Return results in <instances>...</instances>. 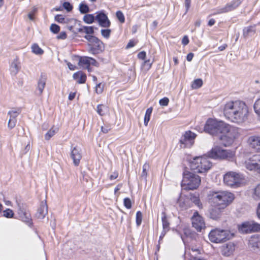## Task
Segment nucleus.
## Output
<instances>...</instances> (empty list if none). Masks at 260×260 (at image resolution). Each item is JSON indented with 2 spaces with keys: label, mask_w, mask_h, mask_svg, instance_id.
<instances>
[{
  "label": "nucleus",
  "mask_w": 260,
  "mask_h": 260,
  "mask_svg": "<svg viewBox=\"0 0 260 260\" xmlns=\"http://www.w3.org/2000/svg\"><path fill=\"white\" fill-rule=\"evenodd\" d=\"M189 43V40L187 36H184L182 40V43L183 45H186Z\"/></svg>",
  "instance_id": "62"
},
{
  "label": "nucleus",
  "mask_w": 260,
  "mask_h": 260,
  "mask_svg": "<svg viewBox=\"0 0 260 260\" xmlns=\"http://www.w3.org/2000/svg\"><path fill=\"white\" fill-rule=\"evenodd\" d=\"M201 183L200 177L194 173L185 171L183 173L181 187L183 190H194L197 189Z\"/></svg>",
  "instance_id": "4"
},
{
  "label": "nucleus",
  "mask_w": 260,
  "mask_h": 260,
  "mask_svg": "<svg viewBox=\"0 0 260 260\" xmlns=\"http://www.w3.org/2000/svg\"><path fill=\"white\" fill-rule=\"evenodd\" d=\"M224 208L219 206L214 205L209 209L208 216L213 220H218L222 215Z\"/></svg>",
  "instance_id": "13"
},
{
  "label": "nucleus",
  "mask_w": 260,
  "mask_h": 260,
  "mask_svg": "<svg viewBox=\"0 0 260 260\" xmlns=\"http://www.w3.org/2000/svg\"><path fill=\"white\" fill-rule=\"evenodd\" d=\"M196 135L191 131L186 132L180 139V147L181 148H189L193 143Z\"/></svg>",
  "instance_id": "10"
},
{
  "label": "nucleus",
  "mask_w": 260,
  "mask_h": 260,
  "mask_svg": "<svg viewBox=\"0 0 260 260\" xmlns=\"http://www.w3.org/2000/svg\"><path fill=\"white\" fill-rule=\"evenodd\" d=\"M235 250V245L232 242H229L222 247L221 253L224 256L231 255Z\"/></svg>",
  "instance_id": "22"
},
{
  "label": "nucleus",
  "mask_w": 260,
  "mask_h": 260,
  "mask_svg": "<svg viewBox=\"0 0 260 260\" xmlns=\"http://www.w3.org/2000/svg\"><path fill=\"white\" fill-rule=\"evenodd\" d=\"M242 175L234 172L226 173L223 177L224 182L228 186L237 187L240 185L243 181Z\"/></svg>",
  "instance_id": "8"
},
{
  "label": "nucleus",
  "mask_w": 260,
  "mask_h": 260,
  "mask_svg": "<svg viewBox=\"0 0 260 260\" xmlns=\"http://www.w3.org/2000/svg\"><path fill=\"white\" fill-rule=\"evenodd\" d=\"M111 128L110 126H102L101 127V131L104 133H107L110 130Z\"/></svg>",
  "instance_id": "61"
},
{
  "label": "nucleus",
  "mask_w": 260,
  "mask_h": 260,
  "mask_svg": "<svg viewBox=\"0 0 260 260\" xmlns=\"http://www.w3.org/2000/svg\"><path fill=\"white\" fill-rule=\"evenodd\" d=\"M250 147L256 151L260 152V137L253 136L248 139Z\"/></svg>",
  "instance_id": "20"
},
{
  "label": "nucleus",
  "mask_w": 260,
  "mask_h": 260,
  "mask_svg": "<svg viewBox=\"0 0 260 260\" xmlns=\"http://www.w3.org/2000/svg\"><path fill=\"white\" fill-rule=\"evenodd\" d=\"M57 38L58 39H65L67 38V34L64 31H62L57 36Z\"/></svg>",
  "instance_id": "55"
},
{
  "label": "nucleus",
  "mask_w": 260,
  "mask_h": 260,
  "mask_svg": "<svg viewBox=\"0 0 260 260\" xmlns=\"http://www.w3.org/2000/svg\"><path fill=\"white\" fill-rule=\"evenodd\" d=\"M240 3V0H234L231 3H228L224 7L218 8L216 12L213 13V15L230 12L237 8Z\"/></svg>",
  "instance_id": "14"
},
{
  "label": "nucleus",
  "mask_w": 260,
  "mask_h": 260,
  "mask_svg": "<svg viewBox=\"0 0 260 260\" xmlns=\"http://www.w3.org/2000/svg\"><path fill=\"white\" fill-rule=\"evenodd\" d=\"M116 16L118 20L122 23H124L125 21V17L122 13V12L120 11H117L116 13Z\"/></svg>",
  "instance_id": "44"
},
{
  "label": "nucleus",
  "mask_w": 260,
  "mask_h": 260,
  "mask_svg": "<svg viewBox=\"0 0 260 260\" xmlns=\"http://www.w3.org/2000/svg\"><path fill=\"white\" fill-rule=\"evenodd\" d=\"M253 108L255 112L260 116V98L255 102Z\"/></svg>",
  "instance_id": "43"
},
{
  "label": "nucleus",
  "mask_w": 260,
  "mask_h": 260,
  "mask_svg": "<svg viewBox=\"0 0 260 260\" xmlns=\"http://www.w3.org/2000/svg\"><path fill=\"white\" fill-rule=\"evenodd\" d=\"M253 31V27L252 26H248L245 27L243 29V35L244 36H247L250 32Z\"/></svg>",
  "instance_id": "54"
},
{
  "label": "nucleus",
  "mask_w": 260,
  "mask_h": 260,
  "mask_svg": "<svg viewBox=\"0 0 260 260\" xmlns=\"http://www.w3.org/2000/svg\"><path fill=\"white\" fill-rule=\"evenodd\" d=\"M111 30L109 29H102L101 34L105 38H109L110 35Z\"/></svg>",
  "instance_id": "50"
},
{
  "label": "nucleus",
  "mask_w": 260,
  "mask_h": 260,
  "mask_svg": "<svg viewBox=\"0 0 260 260\" xmlns=\"http://www.w3.org/2000/svg\"><path fill=\"white\" fill-rule=\"evenodd\" d=\"M223 112L226 119L237 123L245 121L249 113L246 104L240 100L226 102L224 105Z\"/></svg>",
  "instance_id": "2"
},
{
  "label": "nucleus",
  "mask_w": 260,
  "mask_h": 260,
  "mask_svg": "<svg viewBox=\"0 0 260 260\" xmlns=\"http://www.w3.org/2000/svg\"><path fill=\"white\" fill-rule=\"evenodd\" d=\"M118 176V173L117 172H114L112 174H111L110 176V179L111 180L115 179L117 178Z\"/></svg>",
  "instance_id": "63"
},
{
  "label": "nucleus",
  "mask_w": 260,
  "mask_h": 260,
  "mask_svg": "<svg viewBox=\"0 0 260 260\" xmlns=\"http://www.w3.org/2000/svg\"><path fill=\"white\" fill-rule=\"evenodd\" d=\"M55 20L59 23H67L69 21V19L64 17L62 15H56L55 16Z\"/></svg>",
  "instance_id": "37"
},
{
  "label": "nucleus",
  "mask_w": 260,
  "mask_h": 260,
  "mask_svg": "<svg viewBox=\"0 0 260 260\" xmlns=\"http://www.w3.org/2000/svg\"><path fill=\"white\" fill-rule=\"evenodd\" d=\"M103 43L100 41V43H96L93 44H89V52L93 54H96L102 51Z\"/></svg>",
  "instance_id": "24"
},
{
  "label": "nucleus",
  "mask_w": 260,
  "mask_h": 260,
  "mask_svg": "<svg viewBox=\"0 0 260 260\" xmlns=\"http://www.w3.org/2000/svg\"><path fill=\"white\" fill-rule=\"evenodd\" d=\"M152 112V107L148 108L146 111L145 117H144V124L146 126L147 125L148 123L150 120V116H151Z\"/></svg>",
  "instance_id": "35"
},
{
  "label": "nucleus",
  "mask_w": 260,
  "mask_h": 260,
  "mask_svg": "<svg viewBox=\"0 0 260 260\" xmlns=\"http://www.w3.org/2000/svg\"><path fill=\"white\" fill-rule=\"evenodd\" d=\"M202 249L199 247H192L190 249H189V251H185V257L187 255H190V258H199L198 255L201 254Z\"/></svg>",
  "instance_id": "25"
},
{
  "label": "nucleus",
  "mask_w": 260,
  "mask_h": 260,
  "mask_svg": "<svg viewBox=\"0 0 260 260\" xmlns=\"http://www.w3.org/2000/svg\"><path fill=\"white\" fill-rule=\"evenodd\" d=\"M47 77L45 75L42 74L38 80L37 87L36 89V93L41 95L44 90L46 85Z\"/></svg>",
  "instance_id": "18"
},
{
  "label": "nucleus",
  "mask_w": 260,
  "mask_h": 260,
  "mask_svg": "<svg viewBox=\"0 0 260 260\" xmlns=\"http://www.w3.org/2000/svg\"><path fill=\"white\" fill-rule=\"evenodd\" d=\"M191 170L199 173H203L208 171L212 167V162L209 158L205 157H197L190 162Z\"/></svg>",
  "instance_id": "5"
},
{
  "label": "nucleus",
  "mask_w": 260,
  "mask_h": 260,
  "mask_svg": "<svg viewBox=\"0 0 260 260\" xmlns=\"http://www.w3.org/2000/svg\"><path fill=\"white\" fill-rule=\"evenodd\" d=\"M48 213V207L46 202H42L36 213V217L39 219H43Z\"/></svg>",
  "instance_id": "19"
},
{
  "label": "nucleus",
  "mask_w": 260,
  "mask_h": 260,
  "mask_svg": "<svg viewBox=\"0 0 260 260\" xmlns=\"http://www.w3.org/2000/svg\"><path fill=\"white\" fill-rule=\"evenodd\" d=\"M20 69V62L17 58H16L12 61L10 66V71L11 75L16 76Z\"/></svg>",
  "instance_id": "21"
},
{
  "label": "nucleus",
  "mask_w": 260,
  "mask_h": 260,
  "mask_svg": "<svg viewBox=\"0 0 260 260\" xmlns=\"http://www.w3.org/2000/svg\"><path fill=\"white\" fill-rule=\"evenodd\" d=\"M63 7L68 12H70L73 9V6L69 2H64L63 4Z\"/></svg>",
  "instance_id": "52"
},
{
  "label": "nucleus",
  "mask_w": 260,
  "mask_h": 260,
  "mask_svg": "<svg viewBox=\"0 0 260 260\" xmlns=\"http://www.w3.org/2000/svg\"><path fill=\"white\" fill-rule=\"evenodd\" d=\"M107 107L104 105H98L97 106L96 112L101 116L105 115L107 112Z\"/></svg>",
  "instance_id": "34"
},
{
  "label": "nucleus",
  "mask_w": 260,
  "mask_h": 260,
  "mask_svg": "<svg viewBox=\"0 0 260 260\" xmlns=\"http://www.w3.org/2000/svg\"><path fill=\"white\" fill-rule=\"evenodd\" d=\"M84 38L89 42V44H93L96 43H100V40L94 36L88 35L85 36Z\"/></svg>",
  "instance_id": "38"
},
{
  "label": "nucleus",
  "mask_w": 260,
  "mask_h": 260,
  "mask_svg": "<svg viewBox=\"0 0 260 260\" xmlns=\"http://www.w3.org/2000/svg\"><path fill=\"white\" fill-rule=\"evenodd\" d=\"M57 127H52L45 135V139L46 140H49L58 131Z\"/></svg>",
  "instance_id": "31"
},
{
  "label": "nucleus",
  "mask_w": 260,
  "mask_h": 260,
  "mask_svg": "<svg viewBox=\"0 0 260 260\" xmlns=\"http://www.w3.org/2000/svg\"><path fill=\"white\" fill-rule=\"evenodd\" d=\"M210 158L214 159H228L232 158L234 155V152L230 150L222 149L219 147H215L208 152Z\"/></svg>",
  "instance_id": "7"
},
{
  "label": "nucleus",
  "mask_w": 260,
  "mask_h": 260,
  "mask_svg": "<svg viewBox=\"0 0 260 260\" xmlns=\"http://www.w3.org/2000/svg\"><path fill=\"white\" fill-rule=\"evenodd\" d=\"M73 77L79 84L84 83L86 80V75L82 72L74 73Z\"/></svg>",
  "instance_id": "27"
},
{
  "label": "nucleus",
  "mask_w": 260,
  "mask_h": 260,
  "mask_svg": "<svg viewBox=\"0 0 260 260\" xmlns=\"http://www.w3.org/2000/svg\"><path fill=\"white\" fill-rule=\"evenodd\" d=\"M83 20L87 24H91L95 20V17L93 14H86L84 16Z\"/></svg>",
  "instance_id": "33"
},
{
  "label": "nucleus",
  "mask_w": 260,
  "mask_h": 260,
  "mask_svg": "<svg viewBox=\"0 0 260 260\" xmlns=\"http://www.w3.org/2000/svg\"><path fill=\"white\" fill-rule=\"evenodd\" d=\"M83 29H84V32L87 34H93L94 33L92 26H83Z\"/></svg>",
  "instance_id": "51"
},
{
  "label": "nucleus",
  "mask_w": 260,
  "mask_h": 260,
  "mask_svg": "<svg viewBox=\"0 0 260 260\" xmlns=\"http://www.w3.org/2000/svg\"><path fill=\"white\" fill-rule=\"evenodd\" d=\"M37 11V8L34 7L32 10L28 13V17L29 20L34 21L35 20V15Z\"/></svg>",
  "instance_id": "46"
},
{
  "label": "nucleus",
  "mask_w": 260,
  "mask_h": 260,
  "mask_svg": "<svg viewBox=\"0 0 260 260\" xmlns=\"http://www.w3.org/2000/svg\"><path fill=\"white\" fill-rule=\"evenodd\" d=\"M19 113V110H11L8 112V115L10 116V118L8 123V126L10 129H12L15 126L17 122L16 118Z\"/></svg>",
  "instance_id": "16"
},
{
  "label": "nucleus",
  "mask_w": 260,
  "mask_h": 260,
  "mask_svg": "<svg viewBox=\"0 0 260 260\" xmlns=\"http://www.w3.org/2000/svg\"><path fill=\"white\" fill-rule=\"evenodd\" d=\"M95 91L98 93H101L103 91V87H101V84H99L96 85Z\"/></svg>",
  "instance_id": "59"
},
{
  "label": "nucleus",
  "mask_w": 260,
  "mask_h": 260,
  "mask_svg": "<svg viewBox=\"0 0 260 260\" xmlns=\"http://www.w3.org/2000/svg\"><path fill=\"white\" fill-rule=\"evenodd\" d=\"M162 216L161 217V221L162 223L163 230L169 231L170 230V223L167 220L166 214L165 212L162 213Z\"/></svg>",
  "instance_id": "29"
},
{
  "label": "nucleus",
  "mask_w": 260,
  "mask_h": 260,
  "mask_svg": "<svg viewBox=\"0 0 260 260\" xmlns=\"http://www.w3.org/2000/svg\"><path fill=\"white\" fill-rule=\"evenodd\" d=\"M89 59L90 60L89 66L90 64H92L93 66H94L96 67L98 66L99 63L94 59L89 57Z\"/></svg>",
  "instance_id": "56"
},
{
  "label": "nucleus",
  "mask_w": 260,
  "mask_h": 260,
  "mask_svg": "<svg viewBox=\"0 0 260 260\" xmlns=\"http://www.w3.org/2000/svg\"><path fill=\"white\" fill-rule=\"evenodd\" d=\"M138 57L140 59H144L146 57V52L145 51H142L138 53Z\"/></svg>",
  "instance_id": "60"
},
{
  "label": "nucleus",
  "mask_w": 260,
  "mask_h": 260,
  "mask_svg": "<svg viewBox=\"0 0 260 260\" xmlns=\"http://www.w3.org/2000/svg\"><path fill=\"white\" fill-rule=\"evenodd\" d=\"M50 30L54 34L58 33L60 30V27L56 24H52L50 26Z\"/></svg>",
  "instance_id": "47"
},
{
  "label": "nucleus",
  "mask_w": 260,
  "mask_h": 260,
  "mask_svg": "<svg viewBox=\"0 0 260 260\" xmlns=\"http://www.w3.org/2000/svg\"><path fill=\"white\" fill-rule=\"evenodd\" d=\"M30 149V146H29V144H28L24 148V149L21 152V154L22 155H24V154H25L26 153H27V152H28V151Z\"/></svg>",
  "instance_id": "58"
},
{
  "label": "nucleus",
  "mask_w": 260,
  "mask_h": 260,
  "mask_svg": "<svg viewBox=\"0 0 260 260\" xmlns=\"http://www.w3.org/2000/svg\"><path fill=\"white\" fill-rule=\"evenodd\" d=\"M142 220V213L141 211H138L136 213V223L138 226H139Z\"/></svg>",
  "instance_id": "45"
},
{
  "label": "nucleus",
  "mask_w": 260,
  "mask_h": 260,
  "mask_svg": "<svg viewBox=\"0 0 260 260\" xmlns=\"http://www.w3.org/2000/svg\"><path fill=\"white\" fill-rule=\"evenodd\" d=\"M169 102V100L168 98H164L159 100V104L162 106H167Z\"/></svg>",
  "instance_id": "53"
},
{
  "label": "nucleus",
  "mask_w": 260,
  "mask_h": 260,
  "mask_svg": "<svg viewBox=\"0 0 260 260\" xmlns=\"http://www.w3.org/2000/svg\"><path fill=\"white\" fill-rule=\"evenodd\" d=\"M253 197L255 200L260 199V184L256 186L254 190Z\"/></svg>",
  "instance_id": "42"
},
{
  "label": "nucleus",
  "mask_w": 260,
  "mask_h": 260,
  "mask_svg": "<svg viewBox=\"0 0 260 260\" xmlns=\"http://www.w3.org/2000/svg\"><path fill=\"white\" fill-rule=\"evenodd\" d=\"M245 168L250 171H256L260 173V154L253 155L244 162Z\"/></svg>",
  "instance_id": "9"
},
{
  "label": "nucleus",
  "mask_w": 260,
  "mask_h": 260,
  "mask_svg": "<svg viewBox=\"0 0 260 260\" xmlns=\"http://www.w3.org/2000/svg\"><path fill=\"white\" fill-rule=\"evenodd\" d=\"M238 230L240 233L243 234L251 233L250 221L244 222L239 225Z\"/></svg>",
  "instance_id": "28"
},
{
  "label": "nucleus",
  "mask_w": 260,
  "mask_h": 260,
  "mask_svg": "<svg viewBox=\"0 0 260 260\" xmlns=\"http://www.w3.org/2000/svg\"><path fill=\"white\" fill-rule=\"evenodd\" d=\"M135 45V43L134 41L131 40L127 44L126 48L127 49L132 48Z\"/></svg>",
  "instance_id": "64"
},
{
  "label": "nucleus",
  "mask_w": 260,
  "mask_h": 260,
  "mask_svg": "<svg viewBox=\"0 0 260 260\" xmlns=\"http://www.w3.org/2000/svg\"><path fill=\"white\" fill-rule=\"evenodd\" d=\"M251 233L260 232V224L254 221L250 220Z\"/></svg>",
  "instance_id": "30"
},
{
  "label": "nucleus",
  "mask_w": 260,
  "mask_h": 260,
  "mask_svg": "<svg viewBox=\"0 0 260 260\" xmlns=\"http://www.w3.org/2000/svg\"><path fill=\"white\" fill-rule=\"evenodd\" d=\"M13 215L14 213L11 209H7L4 211V216L7 218H11Z\"/></svg>",
  "instance_id": "48"
},
{
  "label": "nucleus",
  "mask_w": 260,
  "mask_h": 260,
  "mask_svg": "<svg viewBox=\"0 0 260 260\" xmlns=\"http://www.w3.org/2000/svg\"><path fill=\"white\" fill-rule=\"evenodd\" d=\"M124 205L127 209H131L132 207V202L130 199L126 198L124 199Z\"/></svg>",
  "instance_id": "49"
},
{
  "label": "nucleus",
  "mask_w": 260,
  "mask_h": 260,
  "mask_svg": "<svg viewBox=\"0 0 260 260\" xmlns=\"http://www.w3.org/2000/svg\"><path fill=\"white\" fill-rule=\"evenodd\" d=\"M204 131L213 136L219 135L220 143L225 146L231 145L234 140L239 136L237 128L213 119H209L206 121Z\"/></svg>",
  "instance_id": "1"
},
{
  "label": "nucleus",
  "mask_w": 260,
  "mask_h": 260,
  "mask_svg": "<svg viewBox=\"0 0 260 260\" xmlns=\"http://www.w3.org/2000/svg\"><path fill=\"white\" fill-rule=\"evenodd\" d=\"M249 246L256 252L260 251V237H252L249 240Z\"/></svg>",
  "instance_id": "23"
},
{
  "label": "nucleus",
  "mask_w": 260,
  "mask_h": 260,
  "mask_svg": "<svg viewBox=\"0 0 260 260\" xmlns=\"http://www.w3.org/2000/svg\"><path fill=\"white\" fill-rule=\"evenodd\" d=\"M191 0H185V7L186 8V13L190 8Z\"/></svg>",
  "instance_id": "57"
},
{
  "label": "nucleus",
  "mask_w": 260,
  "mask_h": 260,
  "mask_svg": "<svg viewBox=\"0 0 260 260\" xmlns=\"http://www.w3.org/2000/svg\"><path fill=\"white\" fill-rule=\"evenodd\" d=\"M32 52L37 55H41L44 51L36 44H34L31 47Z\"/></svg>",
  "instance_id": "36"
},
{
  "label": "nucleus",
  "mask_w": 260,
  "mask_h": 260,
  "mask_svg": "<svg viewBox=\"0 0 260 260\" xmlns=\"http://www.w3.org/2000/svg\"><path fill=\"white\" fill-rule=\"evenodd\" d=\"M71 157L73 160L74 165L78 166L82 158L81 150L77 147H74L71 151Z\"/></svg>",
  "instance_id": "17"
},
{
  "label": "nucleus",
  "mask_w": 260,
  "mask_h": 260,
  "mask_svg": "<svg viewBox=\"0 0 260 260\" xmlns=\"http://www.w3.org/2000/svg\"><path fill=\"white\" fill-rule=\"evenodd\" d=\"M234 234L229 230L215 229L209 234V240L214 243H220L231 239Z\"/></svg>",
  "instance_id": "6"
},
{
  "label": "nucleus",
  "mask_w": 260,
  "mask_h": 260,
  "mask_svg": "<svg viewBox=\"0 0 260 260\" xmlns=\"http://www.w3.org/2000/svg\"><path fill=\"white\" fill-rule=\"evenodd\" d=\"M89 61L90 60L89 59V57H81L79 59L78 64L81 68L86 69L88 70V72H90L91 68L89 66Z\"/></svg>",
  "instance_id": "26"
},
{
  "label": "nucleus",
  "mask_w": 260,
  "mask_h": 260,
  "mask_svg": "<svg viewBox=\"0 0 260 260\" xmlns=\"http://www.w3.org/2000/svg\"><path fill=\"white\" fill-rule=\"evenodd\" d=\"M95 20L102 27H109L110 26L111 22L108 19L107 16L103 12L97 13V15L95 16Z\"/></svg>",
  "instance_id": "15"
},
{
  "label": "nucleus",
  "mask_w": 260,
  "mask_h": 260,
  "mask_svg": "<svg viewBox=\"0 0 260 260\" xmlns=\"http://www.w3.org/2000/svg\"><path fill=\"white\" fill-rule=\"evenodd\" d=\"M18 209L17 213L19 218L23 222L27 223L28 225L31 224V218L30 213L26 210L25 206L18 204Z\"/></svg>",
  "instance_id": "12"
},
{
  "label": "nucleus",
  "mask_w": 260,
  "mask_h": 260,
  "mask_svg": "<svg viewBox=\"0 0 260 260\" xmlns=\"http://www.w3.org/2000/svg\"><path fill=\"white\" fill-rule=\"evenodd\" d=\"M149 169V165L147 163H145L143 166V171L141 174V177L146 179L147 176V172Z\"/></svg>",
  "instance_id": "41"
},
{
  "label": "nucleus",
  "mask_w": 260,
  "mask_h": 260,
  "mask_svg": "<svg viewBox=\"0 0 260 260\" xmlns=\"http://www.w3.org/2000/svg\"><path fill=\"white\" fill-rule=\"evenodd\" d=\"M192 226L196 229L198 232H202V230L205 229V223L204 219L198 212H195L191 218Z\"/></svg>",
  "instance_id": "11"
},
{
  "label": "nucleus",
  "mask_w": 260,
  "mask_h": 260,
  "mask_svg": "<svg viewBox=\"0 0 260 260\" xmlns=\"http://www.w3.org/2000/svg\"><path fill=\"white\" fill-rule=\"evenodd\" d=\"M190 200L199 208H202V204L200 202V200L199 199V197L197 196H196L193 194H191L190 195Z\"/></svg>",
  "instance_id": "32"
},
{
  "label": "nucleus",
  "mask_w": 260,
  "mask_h": 260,
  "mask_svg": "<svg viewBox=\"0 0 260 260\" xmlns=\"http://www.w3.org/2000/svg\"><path fill=\"white\" fill-rule=\"evenodd\" d=\"M209 200L213 204L225 208L234 200V195L228 191L213 192L209 194Z\"/></svg>",
  "instance_id": "3"
},
{
  "label": "nucleus",
  "mask_w": 260,
  "mask_h": 260,
  "mask_svg": "<svg viewBox=\"0 0 260 260\" xmlns=\"http://www.w3.org/2000/svg\"><path fill=\"white\" fill-rule=\"evenodd\" d=\"M202 80L201 79H198L194 80L191 85V87L193 89H197L201 87L202 86Z\"/></svg>",
  "instance_id": "40"
},
{
  "label": "nucleus",
  "mask_w": 260,
  "mask_h": 260,
  "mask_svg": "<svg viewBox=\"0 0 260 260\" xmlns=\"http://www.w3.org/2000/svg\"><path fill=\"white\" fill-rule=\"evenodd\" d=\"M79 11L81 14H85L89 12V7L84 3H81L79 5Z\"/></svg>",
  "instance_id": "39"
}]
</instances>
